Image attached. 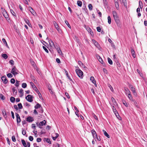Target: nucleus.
<instances>
[{
  "instance_id": "f257e3e1",
  "label": "nucleus",
  "mask_w": 147,
  "mask_h": 147,
  "mask_svg": "<svg viewBox=\"0 0 147 147\" xmlns=\"http://www.w3.org/2000/svg\"><path fill=\"white\" fill-rule=\"evenodd\" d=\"M112 13L115 22L117 24H118L119 23V21L118 19V16L117 12L115 11H113Z\"/></svg>"
},
{
  "instance_id": "f03ea898",
  "label": "nucleus",
  "mask_w": 147,
  "mask_h": 147,
  "mask_svg": "<svg viewBox=\"0 0 147 147\" xmlns=\"http://www.w3.org/2000/svg\"><path fill=\"white\" fill-rule=\"evenodd\" d=\"M76 74H77L78 75L79 77L80 78H82V76L83 75V73L82 71L80 69H77L76 70Z\"/></svg>"
},
{
  "instance_id": "7ed1b4c3",
  "label": "nucleus",
  "mask_w": 147,
  "mask_h": 147,
  "mask_svg": "<svg viewBox=\"0 0 147 147\" xmlns=\"http://www.w3.org/2000/svg\"><path fill=\"white\" fill-rule=\"evenodd\" d=\"M1 9L3 16L5 18L7 19L8 18V16L6 11H5V10L4 9H3V8H1Z\"/></svg>"
},
{
  "instance_id": "20e7f679",
  "label": "nucleus",
  "mask_w": 147,
  "mask_h": 147,
  "mask_svg": "<svg viewBox=\"0 0 147 147\" xmlns=\"http://www.w3.org/2000/svg\"><path fill=\"white\" fill-rule=\"evenodd\" d=\"M33 98V96L30 95H28L26 97V98L28 101L31 102L33 101L32 98Z\"/></svg>"
},
{
  "instance_id": "39448f33",
  "label": "nucleus",
  "mask_w": 147,
  "mask_h": 147,
  "mask_svg": "<svg viewBox=\"0 0 147 147\" xmlns=\"http://www.w3.org/2000/svg\"><path fill=\"white\" fill-rule=\"evenodd\" d=\"M46 123V121L45 120H44L42 122H40L39 124H38V123H37L36 124H37L38 126L39 127V128H42V126L44 125H45Z\"/></svg>"
},
{
  "instance_id": "423d86ee",
  "label": "nucleus",
  "mask_w": 147,
  "mask_h": 147,
  "mask_svg": "<svg viewBox=\"0 0 147 147\" xmlns=\"http://www.w3.org/2000/svg\"><path fill=\"white\" fill-rule=\"evenodd\" d=\"M18 70L14 67L12 68L11 72L14 75H16L18 74Z\"/></svg>"
},
{
  "instance_id": "0eeeda50",
  "label": "nucleus",
  "mask_w": 147,
  "mask_h": 147,
  "mask_svg": "<svg viewBox=\"0 0 147 147\" xmlns=\"http://www.w3.org/2000/svg\"><path fill=\"white\" fill-rule=\"evenodd\" d=\"M129 87L131 89V91H132L134 95L135 96H136L137 95L136 92L133 86L131 85H129Z\"/></svg>"
},
{
  "instance_id": "6e6552de",
  "label": "nucleus",
  "mask_w": 147,
  "mask_h": 147,
  "mask_svg": "<svg viewBox=\"0 0 147 147\" xmlns=\"http://www.w3.org/2000/svg\"><path fill=\"white\" fill-rule=\"evenodd\" d=\"M114 106H114V105L113 106V112L115 114V115L116 116V117L118 118H119L118 116L119 117V114L117 112Z\"/></svg>"
},
{
  "instance_id": "1a4fd4ad",
  "label": "nucleus",
  "mask_w": 147,
  "mask_h": 147,
  "mask_svg": "<svg viewBox=\"0 0 147 147\" xmlns=\"http://www.w3.org/2000/svg\"><path fill=\"white\" fill-rule=\"evenodd\" d=\"M53 24L56 29L59 32H60V29L57 23L55 22H53Z\"/></svg>"
},
{
  "instance_id": "9d476101",
  "label": "nucleus",
  "mask_w": 147,
  "mask_h": 147,
  "mask_svg": "<svg viewBox=\"0 0 147 147\" xmlns=\"http://www.w3.org/2000/svg\"><path fill=\"white\" fill-rule=\"evenodd\" d=\"M92 133V134L93 137L94 138H97V136L96 134V132L95 131V130L94 129H92L91 131Z\"/></svg>"
},
{
  "instance_id": "9b49d317",
  "label": "nucleus",
  "mask_w": 147,
  "mask_h": 147,
  "mask_svg": "<svg viewBox=\"0 0 147 147\" xmlns=\"http://www.w3.org/2000/svg\"><path fill=\"white\" fill-rule=\"evenodd\" d=\"M112 101L113 103V105L115 106H116L117 105V103L115 99L113 97L111 98Z\"/></svg>"
},
{
  "instance_id": "f8f14e48",
  "label": "nucleus",
  "mask_w": 147,
  "mask_h": 147,
  "mask_svg": "<svg viewBox=\"0 0 147 147\" xmlns=\"http://www.w3.org/2000/svg\"><path fill=\"white\" fill-rule=\"evenodd\" d=\"M49 45L51 47H52L53 48H55L56 47L55 46L54 44L52 41L51 40H50L49 41Z\"/></svg>"
},
{
  "instance_id": "ddd939ff",
  "label": "nucleus",
  "mask_w": 147,
  "mask_h": 147,
  "mask_svg": "<svg viewBox=\"0 0 147 147\" xmlns=\"http://www.w3.org/2000/svg\"><path fill=\"white\" fill-rule=\"evenodd\" d=\"M3 82L5 83L6 84L7 82V80L6 79V77L5 76H3L1 78Z\"/></svg>"
},
{
  "instance_id": "4468645a",
  "label": "nucleus",
  "mask_w": 147,
  "mask_h": 147,
  "mask_svg": "<svg viewBox=\"0 0 147 147\" xmlns=\"http://www.w3.org/2000/svg\"><path fill=\"white\" fill-rule=\"evenodd\" d=\"M16 118H17V122L18 123L20 122L21 120H20V117L19 115H18V114L16 113Z\"/></svg>"
},
{
  "instance_id": "2eb2a0df",
  "label": "nucleus",
  "mask_w": 147,
  "mask_h": 147,
  "mask_svg": "<svg viewBox=\"0 0 147 147\" xmlns=\"http://www.w3.org/2000/svg\"><path fill=\"white\" fill-rule=\"evenodd\" d=\"M34 121V119L32 117L29 116L27 118V121L29 122H32Z\"/></svg>"
},
{
  "instance_id": "dca6fc26",
  "label": "nucleus",
  "mask_w": 147,
  "mask_h": 147,
  "mask_svg": "<svg viewBox=\"0 0 147 147\" xmlns=\"http://www.w3.org/2000/svg\"><path fill=\"white\" fill-rule=\"evenodd\" d=\"M125 94L127 95L131 93L129 90L127 88H125Z\"/></svg>"
},
{
  "instance_id": "f3484780",
  "label": "nucleus",
  "mask_w": 147,
  "mask_h": 147,
  "mask_svg": "<svg viewBox=\"0 0 147 147\" xmlns=\"http://www.w3.org/2000/svg\"><path fill=\"white\" fill-rule=\"evenodd\" d=\"M57 50L58 53L60 55H62V53L61 51V50H60V48L58 47H57V48L56 47L55 48Z\"/></svg>"
},
{
  "instance_id": "a211bd4d",
  "label": "nucleus",
  "mask_w": 147,
  "mask_h": 147,
  "mask_svg": "<svg viewBox=\"0 0 147 147\" xmlns=\"http://www.w3.org/2000/svg\"><path fill=\"white\" fill-rule=\"evenodd\" d=\"M29 9L31 13L33 15H34L35 14V12L33 9L31 7H29Z\"/></svg>"
},
{
  "instance_id": "6ab92c4d",
  "label": "nucleus",
  "mask_w": 147,
  "mask_h": 147,
  "mask_svg": "<svg viewBox=\"0 0 147 147\" xmlns=\"http://www.w3.org/2000/svg\"><path fill=\"white\" fill-rule=\"evenodd\" d=\"M131 53L132 56L134 57L135 58L136 56L135 52L133 49H131Z\"/></svg>"
},
{
  "instance_id": "aec40b11",
  "label": "nucleus",
  "mask_w": 147,
  "mask_h": 147,
  "mask_svg": "<svg viewBox=\"0 0 147 147\" xmlns=\"http://www.w3.org/2000/svg\"><path fill=\"white\" fill-rule=\"evenodd\" d=\"M115 7L117 9L119 7L118 1V0H115Z\"/></svg>"
},
{
  "instance_id": "412c9836",
  "label": "nucleus",
  "mask_w": 147,
  "mask_h": 147,
  "mask_svg": "<svg viewBox=\"0 0 147 147\" xmlns=\"http://www.w3.org/2000/svg\"><path fill=\"white\" fill-rule=\"evenodd\" d=\"M127 95L128 96V97L129 98L130 100H131V101H134L132 99V96H131V93L127 94Z\"/></svg>"
},
{
  "instance_id": "4be33fe9",
  "label": "nucleus",
  "mask_w": 147,
  "mask_h": 147,
  "mask_svg": "<svg viewBox=\"0 0 147 147\" xmlns=\"http://www.w3.org/2000/svg\"><path fill=\"white\" fill-rule=\"evenodd\" d=\"M103 133L104 135L106 136L107 138H110L109 136V135L107 133L106 131L104 130H103Z\"/></svg>"
},
{
  "instance_id": "5701e85b",
  "label": "nucleus",
  "mask_w": 147,
  "mask_h": 147,
  "mask_svg": "<svg viewBox=\"0 0 147 147\" xmlns=\"http://www.w3.org/2000/svg\"><path fill=\"white\" fill-rule=\"evenodd\" d=\"M21 141H22V142L23 145V146L25 147H27V144L25 142V140H22Z\"/></svg>"
},
{
  "instance_id": "b1692460",
  "label": "nucleus",
  "mask_w": 147,
  "mask_h": 147,
  "mask_svg": "<svg viewBox=\"0 0 147 147\" xmlns=\"http://www.w3.org/2000/svg\"><path fill=\"white\" fill-rule=\"evenodd\" d=\"M92 41L93 43L94 44V45L97 47H98V44L97 42H96L95 40H92Z\"/></svg>"
},
{
  "instance_id": "393cba45",
  "label": "nucleus",
  "mask_w": 147,
  "mask_h": 147,
  "mask_svg": "<svg viewBox=\"0 0 147 147\" xmlns=\"http://www.w3.org/2000/svg\"><path fill=\"white\" fill-rule=\"evenodd\" d=\"M19 92L20 93V96L22 97L23 96V90L22 89H20L19 91Z\"/></svg>"
},
{
  "instance_id": "a878e982",
  "label": "nucleus",
  "mask_w": 147,
  "mask_h": 147,
  "mask_svg": "<svg viewBox=\"0 0 147 147\" xmlns=\"http://www.w3.org/2000/svg\"><path fill=\"white\" fill-rule=\"evenodd\" d=\"M3 115L5 118L7 117V115L5 111L3 110L2 111Z\"/></svg>"
},
{
  "instance_id": "bb28decb",
  "label": "nucleus",
  "mask_w": 147,
  "mask_h": 147,
  "mask_svg": "<svg viewBox=\"0 0 147 147\" xmlns=\"http://www.w3.org/2000/svg\"><path fill=\"white\" fill-rule=\"evenodd\" d=\"M90 80L92 81L93 84H95V83L96 81L93 77L92 76L90 77Z\"/></svg>"
},
{
  "instance_id": "cd10ccee",
  "label": "nucleus",
  "mask_w": 147,
  "mask_h": 147,
  "mask_svg": "<svg viewBox=\"0 0 147 147\" xmlns=\"http://www.w3.org/2000/svg\"><path fill=\"white\" fill-rule=\"evenodd\" d=\"M30 61L31 64L34 67L35 66V63L33 61L32 59H30Z\"/></svg>"
},
{
  "instance_id": "c85d7f7f",
  "label": "nucleus",
  "mask_w": 147,
  "mask_h": 147,
  "mask_svg": "<svg viewBox=\"0 0 147 147\" xmlns=\"http://www.w3.org/2000/svg\"><path fill=\"white\" fill-rule=\"evenodd\" d=\"M2 41L3 42L4 44H5L6 45V46L8 47V46L7 44V43L5 40L4 39V38H3L2 39Z\"/></svg>"
},
{
  "instance_id": "c756f323",
  "label": "nucleus",
  "mask_w": 147,
  "mask_h": 147,
  "mask_svg": "<svg viewBox=\"0 0 147 147\" xmlns=\"http://www.w3.org/2000/svg\"><path fill=\"white\" fill-rule=\"evenodd\" d=\"M77 4L79 6L81 7L82 5V3L81 1H77Z\"/></svg>"
},
{
  "instance_id": "7c9ffc66",
  "label": "nucleus",
  "mask_w": 147,
  "mask_h": 147,
  "mask_svg": "<svg viewBox=\"0 0 147 147\" xmlns=\"http://www.w3.org/2000/svg\"><path fill=\"white\" fill-rule=\"evenodd\" d=\"M108 23L109 24H110L111 22V19L110 16H109L108 17Z\"/></svg>"
},
{
  "instance_id": "2f4dec72",
  "label": "nucleus",
  "mask_w": 147,
  "mask_h": 147,
  "mask_svg": "<svg viewBox=\"0 0 147 147\" xmlns=\"http://www.w3.org/2000/svg\"><path fill=\"white\" fill-rule=\"evenodd\" d=\"M108 60L109 63L110 65H112V63H113L112 61L110 58H108Z\"/></svg>"
},
{
  "instance_id": "473e14b6",
  "label": "nucleus",
  "mask_w": 147,
  "mask_h": 147,
  "mask_svg": "<svg viewBox=\"0 0 147 147\" xmlns=\"http://www.w3.org/2000/svg\"><path fill=\"white\" fill-rule=\"evenodd\" d=\"M88 7L90 10H92L93 6L91 4H90L88 5Z\"/></svg>"
},
{
  "instance_id": "72a5a7b5",
  "label": "nucleus",
  "mask_w": 147,
  "mask_h": 147,
  "mask_svg": "<svg viewBox=\"0 0 147 147\" xmlns=\"http://www.w3.org/2000/svg\"><path fill=\"white\" fill-rule=\"evenodd\" d=\"M15 98L14 97H11L10 100L12 102H14L15 101Z\"/></svg>"
},
{
  "instance_id": "f704fd0d",
  "label": "nucleus",
  "mask_w": 147,
  "mask_h": 147,
  "mask_svg": "<svg viewBox=\"0 0 147 147\" xmlns=\"http://www.w3.org/2000/svg\"><path fill=\"white\" fill-rule=\"evenodd\" d=\"M2 56L3 58L5 59H6L7 58V55L5 54H2Z\"/></svg>"
},
{
  "instance_id": "c9c22d12",
  "label": "nucleus",
  "mask_w": 147,
  "mask_h": 147,
  "mask_svg": "<svg viewBox=\"0 0 147 147\" xmlns=\"http://www.w3.org/2000/svg\"><path fill=\"white\" fill-rule=\"evenodd\" d=\"M11 12L13 16H16V14L13 10H11Z\"/></svg>"
},
{
  "instance_id": "e433bc0d",
  "label": "nucleus",
  "mask_w": 147,
  "mask_h": 147,
  "mask_svg": "<svg viewBox=\"0 0 147 147\" xmlns=\"http://www.w3.org/2000/svg\"><path fill=\"white\" fill-rule=\"evenodd\" d=\"M40 107V105L38 103H37L36 105L35 106V108L36 109H38Z\"/></svg>"
},
{
  "instance_id": "4c0bfd02",
  "label": "nucleus",
  "mask_w": 147,
  "mask_h": 147,
  "mask_svg": "<svg viewBox=\"0 0 147 147\" xmlns=\"http://www.w3.org/2000/svg\"><path fill=\"white\" fill-rule=\"evenodd\" d=\"M86 29L89 33L91 32L92 30L90 28L88 27H87Z\"/></svg>"
},
{
  "instance_id": "58836bf2",
  "label": "nucleus",
  "mask_w": 147,
  "mask_h": 147,
  "mask_svg": "<svg viewBox=\"0 0 147 147\" xmlns=\"http://www.w3.org/2000/svg\"><path fill=\"white\" fill-rule=\"evenodd\" d=\"M27 84L26 83H23L22 84V86L23 88H25L26 87Z\"/></svg>"
},
{
  "instance_id": "ea45409f",
  "label": "nucleus",
  "mask_w": 147,
  "mask_h": 147,
  "mask_svg": "<svg viewBox=\"0 0 147 147\" xmlns=\"http://www.w3.org/2000/svg\"><path fill=\"white\" fill-rule=\"evenodd\" d=\"M18 106L19 109H21L22 107V106L21 103L18 104Z\"/></svg>"
},
{
  "instance_id": "a19ab883",
  "label": "nucleus",
  "mask_w": 147,
  "mask_h": 147,
  "mask_svg": "<svg viewBox=\"0 0 147 147\" xmlns=\"http://www.w3.org/2000/svg\"><path fill=\"white\" fill-rule=\"evenodd\" d=\"M98 59L99 62L101 63H102L103 61L102 58H101L99 56Z\"/></svg>"
},
{
  "instance_id": "79ce46f5",
  "label": "nucleus",
  "mask_w": 147,
  "mask_h": 147,
  "mask_svg": "<svg viewBox=\"0 0 147 147\" xmlns=\"http://www.w3.org/2000/svg\"><path fill=\"white\" fill-rule=\"evenodd\" d=\"M137 71L141 77H142V74L141 73L140 71L138 69H137Z\"/></svg>"
},
{
  "instance_id": "37998d69",
  "label": "nucleus",
  "mask_w": 147,
  "mask_h": 147,
  "mask_svg": "<svg viewBox=\"0 0 147 147\" xmlns=\"http://www.w3.org/2000/svg\"><path fill=\"white\" fill-rule=\"evenodd\" d=\"M0 98L3 100H4L5 99V97L2 94H0Z\"/></svg>"
},
{
  "instance_id": "c03bdc74",
  "label": "nucleus",
  "mask_w": 147,
  "mask_h": 147,
  "mask_svg": "<svg viewBox=\"0 0 147 147\" xmlns=\"http://www.w3.org/2000/svg\"><path fill=\"white\" fill-rule=\"evenodd\" d=\"M19 82H20L19 81L16 80V83L15 84L16 86L17 87H18L19 86Z\"/></svg>"
},
{
  "instance_id": "a18cd8bd",
  "label": "nucleus",
  "mask_w": 147,
  "mask_h": 147,
  "mask_svg": "<svg viewBox=\"0 0 147 147\" xmlns=\"http://www.w3.org/2000/svg\"><path fill=\"white\" fill-rule=\"evenodd\" d=\"M65 22L66 23V24L67 25V26H68V27L69 28H71L70 26V25L68 23V22L66 20H65Z\"/></svg>"
},
{
  "instance_id": "49530a36",
  "label": "nucleus",
  "mask_w": 147,
  "mask_h": 147,
  "mask_svg": "<svg viewBox=\"0 0 147 147\" xmlns=\"http://www.w3.org/2000/svg\"><path fill=\"white\" fill-rule=\"evenodd\" d=\"M43 48L45 50V51L47 53H48L49 51L47 49V48L44 46H43Z\"/></svg>"
},
{
  "instance_id": "de8ad7c7",
  "label": "nucleus",
  "mask_w": 147,
  "mask_h": 147,
  "mask_svg": "<svg viewBox=\"0 0 147 147\" xmlns=\"http://www.w3.org/2000/svg\"><path fill=\"white\" fill-rule=\"evenodd\" d=\"M7 76L9 78H11L13 76L12 75L11 73H8L7 74Z\"/></svg>"
},
{
  "instance_id": "09e8293b",
  "label": "nucleus",
  "mask_w": 147,
  "mask_h": 147,
  "mask_svg": "<svg viewBox=\"0 0 147 147\" xmlns=\"http://www.w3.org/2000/svg\"><path fill=\"white\" fill-rule=\"evenodd\" d=\"M78 63L81 66L82 65L83 66V64L80 61H78Z\"/></svg>"
},
{
  "instance_id": "8fccbe9b",
  "label": "nucleus",
  "mask_w": 147,
  "mask_h": 147,
  "mask_svg": "<svg viewBox=\"0 0 147 147\" xmlns=\"http://www.w3.org/2000/svg\"><path fill=\"white\" fill-rule=\"evenodd\" d=\"M15 82V80L14 79H11V83L14 84Z\"/></svg>"
},
{
  "instance_id": "3c124183",
  "label": "nucleus",
  "mask_w": 147,
  "mask_h": 147,
  "mask_svg": "<svg viewBox=\"0 0 147 147\" xmlns=\"http://www.w3.org/2000/svg\"><path fill=\"white\" fill-rule=\"evenodd\" d=\"M25 21L29 26V21L26 19L24 20Z\"/></svg>"
},
{
  "instance_id": "603ef678",
  "label": "nucleus",
  "mask_w": 147,
  "mask_h": 147,
  "mask_svg": "<svg viewBox=\"0 0 147 147\" xmlns=\"http://www.w3.org/2000/svg\"><path fill=\"white\" fill-rule=\"evenodd\" d=\"M30 84L32 88H34V86H35L34 84L32 82H30Z\"/></svg>"
},
{
  "instance_id": "864d4df0",
  "label": "nucleus",
  "mask_w": 147,
  "mask_h": 147,
  "mask_svg": "<svg viewBox=\"0 0 147 147\" xmlns=\"http://www.w3.org/2000/svg\"><path fill=\"white\" fill-rule=\"evenodd\" d=\"M97 30L98 32H100L101 31V28L100 27H97Z\"/></svg>"
},
{
  "instance_id": "5fc2aeb1",
  "label": "nucleus",
  "mask_w": 147,
  "mask_h": 147,
  "mask_svg": "<svg viewBox=\"0 0 147 147\" xmlns=\"http://www.w3.org/2000/svg\"><path fill=\"white\" fill-rule=\"evenodd\" d=\"M9 62L11 65H13L14 64V61L12 60H10Z\"/></svg>"
},
{
  "instance_id": "6e6d98bb",
  "label": "nucleus",
  "mask_w": 147,
  "mask_h": 147,
  "mask_svg": "<svg viewBox=\"0 0 147 147\" xmlns=\"http://www.w3.org/2000/svg\"><path fill=\"white\" fill-rule=\"evenodd\" d=\"M33 88L34 90H36V92H37L38 93L39 92L38 91H37L38 89L36 87V86H34V88Z\"/></svg>"
},
{
  "instance_id": "4d7b16f0",
  "label": "nucleus",
  "mask_w": 147,
  "mask_h": 147,
  "mask_svg": "<svg viewBox=\"0 0 147 147\" xmlns=\"http://www.w3.org/2000/svg\"><path fill=\"white\" fill-rule=\"evenodd\" d=\"M29 140L31 141H32L33 140V138L32 136H30L29 137Z\"/></svg>"
},
{
  "instance_id": "13d9d810",
  "label": "nucleus",
  "mask_w": 147,
  "mask_h": 147,
  "mask_svg": "<svg viewBox=\"0 0 147 147\" xmlns=\"http://www.w3.org/2000/svg\"><path fill=\"white\" fill-rule=\"evenodd\" d=\"M109 88L112 91H113V88L110 85H109Z\"/></svg>"
},
{
  "instance_id": "bf43d9fd",
  "label": "nucleus",
  "mask_w": 147,
  "mask_h": 147,
  "mask_svg": "<svg viewBox=\"0 0 147 147\" xmlns=\"http://www.w3.org/2000/svg\"><path fill=\"white\" fill-rule=\"evenodd\" d=\"M12 139L13 142H15L16 141L15 137L14 136H13L12 137Z\"/></svg>"
},
{
  "instance_id": "052dcab7",
  "label": "nucleus",
  "mask_w": 147,
  "mask_h": 147,
  "mask_svg": "<svg viewBox=\"0 0 147 147\" xmlns=\"http://www.w3.org/2000/svg\"><path fill=\"white\" fill-rule=\"evenodd\" d=\"M123 103L126 107H128V105L126 103V102H125V101H123Z\"/></svg>"
},
{
  "instance_id": "680f3d73",
  "label": "nucleus",
  "mask_w": 147,
  "mask_h": 147,
  "mask_svg": "<svg viewBox=\"0 0 147 147\" xmlns=\"http://www.w3.org/2000/svg\"><path fill=\"white\" fill-rule=\"evenodd\" d=\"M35 128H34V130H33V133L35 134V135H36L37 134V131L36 130H35Z\"/></svg>"
},
{
  "instance_id": "e2e57ef3",
  "label": "nucleus",
  "mask_w": 147,
  "mask_h": 147,
  "mask_svg": "<svg viewBox=\"0 0 147 147\" xmlns=\"http://www.w3.org/2000/svg\"><path fill=\"white\" fill-rule=\"evenodd\" d=\"M46 141L49 144L51 143V141L50 140V139L48 138L47 139Z\"/></svg>"
},
{
  "instance_id": "0e129e2a",
  "label": "nucleus",
  "mask_w": 147,
  "mask_h": 147,
  "mask_svg": "<svg viewBox=\"0 0 147 147\" xmlns=\"http://www.w3.org/2000/svg\"><path fill=\"white\" fill-rule=\"evenodd\" d=\"M65 94L66 96L68 98H70V97H69V94L68 93H67V92H65Z\"/></svg>"
},
{
  "instance_id": "69168bd1",
  "label": "nucleus",
  "mask_w": 147,
  "mask_h": 147,
  "mask_svg": "<svg viewBox=\"0 0 147 147\" xmlns=\"http://www.w3.org/2000/svg\"><path fill=\"white\" fill-rule=\"evenodd\" d=\"M32 127L33 129H34V128H35L36 126H35V124H32Z\"/></svg>"
},
{
  "instance_id": "338daca9",
  "label": "nucleus",
  "mask_w": 147,
  "mask_h": 147,
  "mask_svg": "<svg viewBox=\"0 0 147 147\" xmlns=\"http://www.w3.org/2000/svg\"><path fill=\"white\" fill-rule=\"evenodd\" d=\"M56 61L57 62V63H60V59H58V58H57L56 59Z\"/></svg>"
},
{
  "instance_id": "774afa93",
  "label": "nucleus",
  "mask_w": 147,
  "mask_h": 147,
  "mask_svg": "<svg viewBox=\"0 0 147 147\" xmlns=\"http://www.w3.org/2000/svg\"><path fill=\"white\" fill-rule=\"evenodd\" d=\"M26 131L25 130H23L22 131V134L24 135L26 134Z\"/></svg>"
}]
</instances>
